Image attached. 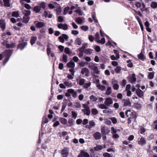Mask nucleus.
I'll use <instances>...</instances> for the list:
<instances>
[{
	"instance_id": "33",
	"label": "nucleus",
	"mask_w": 157,
	"mask_h": 157,
	"mask_svg": "<svg viewBox=\"0 0 157 157\" xmlns=\"http://www.w3.org/2000/svg\"><path fill=\"white\" fill-rule=\"evenodd\" d=\"M151 6L153 9L156 8H157V2L154 1L151 2Z\"/></svg>"
},
{
	"instance_id": "14",
	"label": "nucleus",
	"mask_w": 157,
	"mask_h": 157,
	"mask_svg": "<svg viewBox=\"0 0 157 157\" xmlns=\"http://www.w3.org/2000/svg\"><path fill=\"white\" fill-rule=\"evenodd\" d=\"M138 57L139 59L143 61H144L146 59V57L142 52L138 55Z\"/></svg>"
},
{
	"instance_id": "54",
	"label": "nucleus",
	"mask_w": 157,
	"mask_h": 157,
	"mask_svg": "<svg viewBox=\"0 0 157 157\" xmlns=\"http://www.w3.org/2000/svg\"><path fill=\"white\" fill-rule=\"evenodd\" d=\"M131 60L130 59H129L127 61V62L128 63L127 64V66L128 67L131 68L133 67V63H132L131 62Z\"/></svg>"
},
{
	"instance_id": "48",
	"label": "nucleus",
	"mask_w": 157,
	"mask_h": 157,
	"mask_svg": "<svg viewBox=\"0 0 157 157\" xmlns=\"http://www.w3.org/2000/svg\"><path fill=\"white\" fill-rule=\"evenodd\" d=\"M75 42L76 44L79 45H81L82 44L81 39L79 38H77L75 41Z\"/></svg>"
},
{
	"instance_id": "42",
	"label": "nucleus",
	"mask_w": 157,
	"mask_h": 157,
	"mask_svg": "<svg viewBox=\"0 0 157 157\" xmlns=\"http://www.w3.org/2000/svg\"><path fill=\"white\" fill-rule=\"evenodd\" d=\"M85 82V80L83 78H81L79 81V84L80 86L83 85Z\"/></svg>"
},
{
	"instance_id": "47",
	"label": "nucleus",
	"mask_w": 157,
	"mask_h": 157,
	"mask_svg": "<svg viewBox=\"0 0 157 157\" xmlns=\"http://www.w3.org/2000/svg\"><path fill=\"white\" fill-rule=\"evenodd\" d=\"M83 87L85 89L88 88L91 85V83L90 82H89L88 83H84L83 85Z\"/></svg>"
},
{
	"instance_id": "57",
	"label": "nucleus",
	"mask_w": 157,
	"mask_h": 157,
	"mask_svg": "<svg viewBox=\"0 0 157 157\" xmlns=\"http://www.w3.org/2000/svg\"><path fill=\"white\" fill-rule=\"evenodd\" d=\"M110 119L112 121L113 124H116L117 123V120L116 118L114 117H113L111 118Z\"/></svg>"
},
{
	"instance_id": "7",
	"label": "nucleus",
	"mask_w": 157,
	"mask_h": 157,
	"mask_svg": "<svg viewBox=\"0 0 157 157\" xmlns=\"http://www.w3.org/2000/svg\"><path fill=\"white\" fill-rule=\"evenodd\" d=\"M60 153L62 155V157H67L69 154V150L65 148L61 151Z\"/></svg>"
},
{
	"instance_id": "49",
	"label": "nucleus",
	"mask_w": 157,
	"mask_h": 157,
	"mask_svg": "<svg viewBox=\"0 0 157 157\" xmlns=\"http://www.w3.org/2000/svg\"><path fill=\"white\" fill-rule=\"evenodd\" d=\"M81 29L84 31H86L88 29V27L87 26L82 25L81 26Z\"/></svg>"
},
{
	"instance_id": "50",
	"label": "nucleus",
	"mask_w": 157,
	"mask_h": 157,
	"mask_svg": "<svg viewBox=\"0 0 157 157\" xmlns=\"http://www.w3.org/2000/svg\"><path fill=\"white\" fill-rule=\"evenodd\" d=\"M92 50L91 49H85L84 52V53L86 54H91L92 53Z\"/></svg>"
},
{
	"instance_id": "5",
	"label": "nucleus",
	"mask_w": 157,
	"mask_h": 157,
	"mask_svg": "<svg viewBox=\"0 0 157 157\" xmlns=\"http://www.w3.org/2000/svg\"><path fill=\"white\" fill-rule=\"evenodd\" d=\"M36 25V27L37 28H41L45 26V24L42 22L35 21L34 22Z\"/></svg>"
},
{
	"instance_id": "51",
	"label": "nucleus",
	"mask_w": 157,
	"mask_h": 157,
	"mask_svg": "<svg viewBox=\"0 0 157 157\" xmlns=\"http://www.w3.org/2000/svg\"><path fill=\"white\" fill-rule=\"evenodd\" d=\"M136 80V78L135 77V74H133L132 78L130 79V81L131 82H135Z\"/></svg>"
},
{
	"instance_id": "11",
	"label": "nucleus",
	"mask_w": 157,
	"mask_h": 157,
	"mask_svg": "<svg viewBox=\"0 0 157 157\" xmlns=\"http://www.w3.org/2000/svg\"><path fill=\"white\" fill-rule=\"evenodd\" d=\"M136 92L137 95L139 97L142 98L144 96V92L140 89L138 88L136 90Z\"/></svg>"
},
{
	"instance_id": "63",
	"label": "nucleus",
	"mask_w": 157,
	"mask_h": 157,
	"mask_svg": "<svg viewBox=\"0 0 157 157\" xmlns=\"http://www.w3.org/2000/svg\"><path fill=\"white\" fill-rule=\"evenodd\" d=\"M75 12L77 13L79 16H81L82 15V11L80 9H77L75 10Z\"/></svg>"
},
{
	"instance_id": "41",
	"label": "nucleus",
	"mask_w": 157,
	"mask_h": 157,
	"mask_svg": "<svg viewBox=\"0 0 157 157\" xmlns=\"http://www.w3.org/2000/svg\"><path fill=\"white\" fill-rule=\"evenodd\" d=\"M103 156L104 157H112L113 156L112 154H110L107 152L104 153L103 154Z\"/></svg>"
},
{
	"instance_id": "39",
	"label": "nucleus",
	"mask_w": 157,
	"mask_h": 157,
	"mask_svg": "<svg viewBox=\"0 0 157 157\" xmlns=\"http://www.w3.org/2000/svg\"><path fill=\"white\" fill-rule=\"evenodd\" d=\"M90 98L92 101L94 102L96 101L98 99L96 97L93 95L90 96Z\"/></svg>"
},
{
	"instance_id": "9",
	"label": "nucleus",
	"mask_w": 157,
	"mask_h": 157,
	"mask_svg": "<svg viewBox=\"0 0 157 157\" xmlns=\"http://www.w3.org/2000/svg\"><path fill=\"white\" fill-rule=\"evenodd\" d=\"M57 27L59 29H63L64 30H66L68 29V26L66 24H59L58 25Z\"/></svg>"
},
{
	"instance_id": "40",
	"label": "nucleus",
	"mask_w": 157,
	"mask_h": 157,
	"mask_svg": "<svg viewBox=\"0 0 157 157\" xmlns=\"http://www.w3.org/2000/svg\"><path fill=\"white\" fill-rule=\"evenodd\" d=\"M105 39L104 37L101 38V40H97V42L101 44H104L105 43Z\"/></svg>"
},
{
	"instance_id": "59",
	"label": "nucleus",
	"mask_w": 157,
	"mask_h": 157,
	"mask_svg": "<svg viewBox=\"0 0 157 157\" xmlns=\"http://www.w3.org/2000/svg\"><path fill=\"white\" fill-rule=\"evenodd\" d=\"M84 157H90L89 154L87 152L83 151H82Z\"/></svg>"
},
{
	"instance_id": "32",
	"label": "nucleus",
	"mask_w": 157,
	"mask_h": 157,
	"mask_svg": "<svg viewBox=\"0 0 157 157\" xmlns=\"http://www.w3.org/2000/svg\"><path fill=\"white\" fill-rule=\"evenodd\" d=\"M103 148V147L101 145H97L95 147H94V149L95 151H98L101 150Z\"/></svg>"
},
{
	"instance_id": "64",
	"label": "nucleus",
	"mask_w": 157,
	"mask_h": 157,
	"mask_svg": "<svg viewBox=\"0 0 157 157\" xmlns=\"http://www.w3.org/2000/svg\"><path fill=\"white\" fill-rule=\"evenodd\" d=\"M24 7L27 9L29 10L31 8V6L28 4H24Z\"/></svg>"
},
{
	"instance_id": "18",
	"label": "nucleus",
	"mask_w": 157,
	"mask_h": 157,
	"mask_svg": "<svg viewBox=\"0 0 157 157\" xmlns=\"http://www.w3.org/2000/svg\"><path fill=\"white\" fill-rule=\"evenodd\" d=\"M37 39L36 36H32L30 40V44L32 45L34 44Z\"/></svg>"
},
{
	"instance_id": "29",
	"label": "nucleus",
	"mask_w": 157,
	"mask_h": 157,
	"mask_svg": "<svg viewBox=\"0 0 157 157\" xmlns=\"http://www.w3.org/2000/svg\"><path fill=\"white\" fill-rule=\"evenodd\" d=\"M81 73L82 74L85 73V75L86 76H88L89 73V69H82Z\"/></svg>"
},
{
	"instance_id": "20",
	"label": "nucleus",
	"mask_w": 157,
	"mask_h": 157,
	"mask_svg": "<svg viewBox=\"0 0 157 157\" xmlns=\"http://www.w3.org/2000/svg\"><path fill=\"white\" fill-rule=\"evenodd\" d=\"M29 17H28L24 15L23 17L22 22L23 23H27L29 22Z\"/></svg>"
},
{
	"instance_id": "37",
	"label": "nucleus",
	"mask_w": 157,
	"mask_h": 157,
	"mask_svg": "<svg viewBox=\"0 0 157 157\" xmlns=\"http://www.w3.org/2000/svg\"><path fill=\"white\" fill-rule=\"evenodd\" d=\"M92 17L94 20V22L96 23H98V21L96 17V14L95 13H93L92 14Z\"/></svg>"
},
{
	"instance_id": "27",
	"label": "nucleus",
	"mask_w": 157,
	"mask_h": 157,
	"mask_svg": "<svg viewBox=\"0 0 157 157\" xmlns=\"http://www.w3.org/2000/svg\"><path fill=\"white\" fill-rule=\"evenodd\" d=\"M23 13L24 16L29 17L31 14V12L29 10H25L23 11Z\"/></svg>"
},
{
	"instance_id": "22",
	"label": "nucleus",
	"mask_w": 157,
	"mask_h": 157,
	"mask_svg": "<svg viewBox=\"0 0 157 157\" xmlns=\"http://www.w3.org/2000/svg\"><path fill=\"white\" fill-rule=\"evenodd\" d=\"M55 4H57L58 6H59L58 8L55 10L56 13V15H58L60 14L61 12V9L59 4H57L56 2H55Z\"/></svg>"
},
{
	"instance_id": "55",
	"label": "nucleus",
	"mask_w": 157,
	"mask_h": 157,
	"mask_svg": "<svg viewBox=\"0 0 157 157\" xmlns=\"http://www.w3.org/2000/svg\"><path fill=\"white\" fill-rule=\"evenodd\" d=\"M64 84L67 86L71 87L72 86V83L71 82L69 83L68 82H64Z\"/></svg>"
},
{
	"instance_id": "60",
	"label": "nucleus",
	"mask_w": 157,
	"mask_h": 157,
	"mask_svg": "<svg viewBox=\"0 0 157 157\" xmlns=\"http://www.w3.org/2000/svg\"><path fill=\"white\" fill-rule=\"evenodd\" d=\"M95 40L97 42L98 40H99V34L98 32H97L95 35Z\"/></svg>"
},
{
	"instance_id": "61",
	"label": "nucleus",
	"mask_w": 157,
	"mask_h": 157,
	"mask_svg": "<svg viewBox=\"0 0 157 157\" xmlns=\"http://www.w3.org/2000/svg\"><path fill=\"white\" fill-rule=\"evenodd\" d=\"M72 117L73 118L75 119L77 117V113L74 111H72L71 112Z\"/></svg>"
},
{
	"instance_id": "2",
	"label": "nucleus",
	"mask_w": 157,
	"mask_h": 157,
	"mask_svg": "<svg viewBox=\"0 0 157 157\" xmlns=\"http://www.w3.org/2000/svg\"><path fill=\"white\" fill-rule=\"evenodd\" d=\"M125 115L127 117H128L129 116L130 118L131 119L136 120L137 116L136 115V113L135 112H131V110H127L125 113Z\"/></svg>"
},
{
	"instance_id": "43",
	"label": "nucleus",
	"mask_w": 157,
	"mask_h": 157,
	"mask_svg": "<svg viewBox=\"0 0 157 157\" xmlns=\"http://www.w3.org/2000/svg\"><path fill=\"white\" fill-rule=\"evenodd\" d=\"M47 54L48 56L50 55L52 52L51 49L50 48L49 46L48 45H47Z\"/></svg>"
},
{
	"instance_id": "8",
	"label": "nucleus",
	"mask_w": 157,
	"mask_h": 157,
	"mask_svg": "<svg viewBox=\"0 0 157 157\" xmlns=\"http://www.w3.org/2000/svg\"><path fill=\"white\" fill-rule=\"evenodd\" d=\"M118 82L116 80H113L112 84L113 85V88L115 90H117L119 88V86L118 84Z\"/></svg>"
},
{
	"instance_id": "15",
	"label": "nucleus",
	"mask_w": 157,
	"mask_h": 157,
	"mask_svg": "<svg viewBox=\"0 0 157 157\" xmlns=\"http://www.w3.org/2000/svg\"><path fill=\"white\" fill-rule=\"evenodd\" d=\"M122 101L124 102V105L125 106H130L131 104V103L129 99L127 100H125L123 99L122 100Z\"/></svg>"
},
{
	"instance_id": "28",
	"label": "nucleus",
	"mask_w": 157,
	"mask_h": 157,
	"mask_svg": "<svg viewBox=\"0 0 157 157\" xmlns=\"http://www.w3.org/2000/svg\"><path fill=\"white\" fill-rule=\"evenodd\" d=\"M112 92L111 88L109 86L107 87V90L105 92V94L107 95H109L111 94Z\"/></svg>"
},
{
	"instance_id": "23",
	"label": "nucleus",
	"mask_w": 157,
	"mask_h": 157,
	"mask_svg": "<svg viewBox=\"0 0 157 157\" xmlns=\"http://www.w3.org/2000/svg\"><path fill=\"white\" fill-rule=\"evenodd\" d=\"M37 44L40 46L41 47V48H40L39 47L38 48V49H40L42 51H44L45 50V47L42 44H41V42L40 41H38L36 43Z\"/></svg>"
},
{
	"instance_id": "24",
	"label": "nucleus",
	"mask_w": 157,
	"mask_h": 157,
	"mask_svg": "<svg viewBox=\"0 0 157 157\" xmlns=\"http://www.w3.org/2000/svg\"><path fill=\"white\" fill-rule=\"evenodd\" d=\"M19 11H13L12 13V16L15 17H19Z\"/></svg>"
},
{
	"instance_id": "1",
	"label": "nucleus",
	"mask_w": 157,
	"mask_h": 157,
	"mask_svg": "<svg viewBox=\"0 0 157 157\" xmlns=\"http://www.w3.org/2000/svg\"><path fill=\"white\" fill-rule=\"evenodd\" d=\"M13 53L12 50H6L4 51L3 54L5 56V58L3 60V64H5L9 60L10 58Z\"/></svg>"
},
{
	"instance_id": "10",
	"label": "nucleus",
	"mask_w": 157,
	"mask_h": 157,
	"mask_svg": "<svg viewBox=\"0 0 157 157\" xmlns=\"http://www.w3.org/2000/svg\"><path fill=\"white\" fill-rule=\"evenodd\" d=\"M113 100L111 98H107L105 101L104 103L106 105L108 106L113 103Z\"/></svg>"
},
{
	"instance_id": "6",
	"label": "nucleus",
	"mask_w": 157,
	"mask_h": 157,
	"mask_svg": "<svg viewBox=\"0 0 157 157\" xmlns=\"http://www.w3.org/2000/svg\"><path fill=\"white\" fill-rule=\"evenodd\" d=\"M101 132L102 135L105 136L109 133L110 130L107 128H106L105 127H103L101 128Z\"/></svg>"
},
{
	"instance_id": "35",
	"label": "nucleus",
	"mask_w": 157,
	"mask_h": 157,
	"mask_svg": "<svg viewBox=\"0 0 157 157\" xmlns=\"http://www.w3.org/2000/svg\"><path fill=\"white\" fill-rule=\"evenodd\" d=\"M15 46V44L14 43H12L11 44H8L6 45V47L7 48H13Z\"/></svg>"
},
{
	"instance_id": "16",
	"label": "nucleus",
	"mask_w": 157,
	"mask_h": 157,
	"mask_svg": "<svg viewBox=\"0 0 157 157\" xmlns=\"http://www.w3.org/2000/svg\"><path fill=\"white\" fill-rule=\"evenodd\" d=\"M0 27L3 31L6 28V23L2 20H0Z\"/></svg>"
},
{
	"instance_id": "46",
	"label": "nucleus",
	"mask_w": 157,
	"mask_h": 157,
	"mask_svg": "<svg viewBox=\"0 0 157 157\" xmlns=\"http://www.w3.org/2000/svg\"><path fill=\"white\" fill-rule=\"evenodd\" d=\"M74 120L71 118H69L68 119V122L69 124V126H72L73 125Z\"/></svg>"
},
{
	"instance_id": "26",
	"label": "nucleus",
	"mask_w": 157,
	"mask_h": 157,
	"mask_svg": "<svg viewBox=\"0 0 157 157\" xmlns=\"http://www.w3.org/2000/svg\"><path fill=\"white\" fill-rule=\"evenodd\" d=\"M3 1L5 6L7 7L10 6V0H3Z\"/></svg>"
},
{
	"instance_id": "3",
	"label": "nucleus",
	"mask_w": 157,
	"mask_h": 157,
	"mask_svg": "<svg viewBox=\"0 0 157 157\" xmlns=\"http://www.w3.org/2000/svg\"><path fill=\"white\" fill-rule=\"evenodd\" d=\"M85 109H82V111L87 116H89L90 113V111L89 107L87 105L84 104L83 105Z\"/></svg>"
},
{
	"instance_id": "36",
	"label": "nucleus",
	"mask_w": 157,
	"mask_h": 157,
	"mask_svg": "<svg viewBox=\"0 0 157 157\" xmlns=\"http://www.w3.org/2000/svg\"><path fill=\"white\" fill-rule=\"evenodd\" d=\"M76 22L79 24H81L83 21V20L80 17H78L75 20Z\"/></svg>"
},
{
	"instance_id": "31",
	"label": "nucleus",
	"mask_w": 157,
	"mask_h": 157,
	"mask_svg": "<svg viewBox=\"0 0 157 157\" xmlns=\"http://www.w3.org/2000/svg\"><path fill=\"white\" fill-rule=\"evenodd\" d=\"M142 7L140 9V10L142 12L144 11H147V10L148 9L146 7L145 5L143 3H142Z\"/></svg>"
},
{
	"instance_id": "21",
	"label": "nucleus",
	"mask_w": 157,
	"mask_h": 157,
	"mask_svg": "<svg viewBox=\"0 0 157 157\" xmlns=\"http://www.w3.org/2000/svg\"><path fill=\"white\" fill-rule=\"evenodd\" d=\"M67 66L69 68L71 67L73 68L75 67V64L71 60L69 62L67 63Z\"/></svg>"
},
{
	"instance_id": "53",
	"label": "nucleus",
	"mask_w": 157,
	"mask_h": 157,
	"mask_svg": "<svg viewBox=\"0 0 157 157\" xmlns=\"http://www.w3.org/2000/svg\"><path fill=\"white\" fill-rule=\"evenodd\" d=\"M67 56L65 54H63L62 60L65 63H66L67 61Z\"/></svg>"
},
{
	"instance_id": "17",
	"label": "nucleus",
	"mask_w": 157,
	"mask_h": 157,
	"mask_svg": "<svg viewBox=\"0 0 157 157\" xmlns=\"http://www.w3.org/2000/svg\"><path fill=\"white\" fill-rule=\"evenodd\" d=\"M41 10V7L40 6H34L33 9V10L36 13H39Z\"/></svg>"
},
{
	"instance_id": "58",
	"label": "nucleus",
	"mask_w": 157,
	"mask_h": 157,
	"mask_svg": "<svg viewBox=\"0 0 157 157\" xmlns=\"http://www.w3.org/2000/svg\"><path fill=\"white\" fill-rule=\"evenodd\" d=\"M40 6L43 9H44L46 7V3L45 2H41L40 4Z\"/></svg>"
},
{
	"instance_id": "45",
	"label": "nucleus",
	"mask_w": 157,
	"mask_h": 157,
	"mask_svg": "<svg viewBox=\"0 0 157 157\" xmlns=\"http://www.w3.org/2000/svg\"><path fill=\"white\" fill-rule=\"evenodd\" d=\"M70 10V7L69 6L65 7L63 10V14L66 15Z\"/></svg>"
},
{
	"instance_id": "52",
	"label": "nucleus",
	"mask_w": 157,
	"mask_h": 157,
	"mask_svg": "<svg viewBox=\"0 0 157 157\" xmlns=\"http://www.w3.org/2000/svg\"><path fill=\"white\" fill-rule=\"evenodd\" d=\"M154 73L153 72H150L149 73V75L148 76V78L149 79H151L154 78Z\"/></svg>"
},
{
	"instance_id": "19",
	"label": "nucleus",
	"mask_w": 157,
	"mask_h": 157,
	"mask_svg": "<svg viewBox=\"0 0 157 157\" xmlns=\"http://www.w3.org/2000/svg\"><path fill=\"white\" fill-rule=\"evenodd\" d=\"M146 141L145 140L143 137H142L140 140L138 141V144L139 145H143L146 144Z\"/></svg>"
},
{
	"instance_id": "56",
	"label": "nucleus",
	"mask_w": 157,
	"mask_h": 157,
	"mask_svg": "<svg viewBox=\"0 0 157 157\" xmlns=\"http://www.w3.org/2000/svg\"><path fill=\"white\" fill-rule=\"evenodd\" d=\"M25 2L27 3H30L31 2L30 0H21L20 1V3L22 5H23L24 4V2Z\"/></svg>"
},
{
	"instance_id": "30",
	"label": "nucleus",
	"mask_w": 157,
	"mask_h": 157,
	"mask_svg": "<svg viewBox=\"0 0 157 157\" xmlns=\"http://www.w3.org/2000/svg\"><path fill=\"white\" fill-rule=\"evenodd\" d=\"M98 106L99 108L102 109H108V107L105 104H101L98 105Z\"/></svg>"
},
{
	"instance_id": "13",
	"label": "nucleus",
	"mask_w": 157,
	"mask_h": 157,
	"mask_svg": "<svg viewBox=\"0 0 157 157\" xmlns=\"http://www.w3.org/2000/svg\"><path fill=\"white\" fill-rule=\"evenodd\" d=\"M93 136L96 140H98L101 139V135L100 132H96L93 134Z\"/></svg>"
},
{
	"instance_id": "62",
	"label": "nucleus",
	"mask_w": 157,
	"mask_h": 157,
	"mask_svg": "<svg viewBox=\"0 0 157 157\" xmlns=\"http://www.w3.org/2000/svg\"><path fill=\"white\" fill-rule=\"evenodd\" d=\"M63 37L64 38V40H65L66 41L68 40L69 38L68 36L66 34H63L62 35Z\"/></svg>"
},
{
	"instance_id": "34",
	"label": "nucleus",
	"mask_w": 157,
	"mask_h": 157,
	"mask_svg": "<svg viewBox=\"0 0 157 157\" xmlns=\"http://www.w3.org/2000/svg\"><path fill=\"white\" fill-rule=\"evenodd\" d=\"M97 87L98 89L100 90L101 91L105 90V86L102 85H101L99 84L97 85Z\"/></svg>"
},
{
	"instance_id": "25",
	"label": "nucleus",
	"mask_w": 157,
	"mask_h": 157,
	"mask_svg": "<svg viewBox=\"0 0 157 157\" xmlns=\"http://www.w3.org/2000/svg\"><path fill=\"white\" fill-rule=\"evenodd\" d=\"M59 121L61 124H66L67 123V119L63 117L60 118Z\"/></svg>"
},
{
	"instance_id": "44",
	"label": "nucleus",
	"mask_w": 157,
	"mask_h": 157,
	"mask_svg": "<svg viewBox=\"0 0 157 157\" xmlns=\"http://www.w3.org/2000/svg\"><path fill=\"white\" fill-rule=\"evenodd\" d=\"M92 113L94 115H95L98 113V110L95 108H93L91 109Z\"/></svg>"
},
{
	"instance_id": "4",
	"label": "nucleus",
	"mask_w": 157,
	"mask_h": 157,
	"mask_svg": "<svg viewBox=\"0 0 157 157\" xmlns=\"http://www.w3.org/2000/svg\"><path fill=\"white\" fill-rule=\"evenodd\" d=\"M27 42H23L19 43L17 45V49H20V50H22L27 45Z\"/></svg>"
},
{
	"instance_id": "12",
	"label": "nucleus",
	"mask_w": 157,
	"mask_h": 157,
	"mask_svg": "<svg viewBox=\"0 0 157 157\" xmlns=\"http://www.w3.org/2000/svg\"><path fill=\"white\" fill-rule=\"evenodd\" d=\"M67 91L69 93H71L72 95V96L74 98H76L77 96V92L75 91L74 89H70L67 90Z\"/></svg>"
},
{
	"instance_id": "38",
	"label": "nucleus",
	"mask_w": 157,
	"mask_h": 157,
	"mask_svg": "<svg viewBox=\"0 0 157 157\" xmlns=\"http://www.w3.org/2000/svg\"><path fill=\"white\" fill-rule=\"evenodd\" d=\"M135 5L137 8H140L142 6V3L140 2L137 1L135 3Z\"/></svg>"
}]
</instances>
